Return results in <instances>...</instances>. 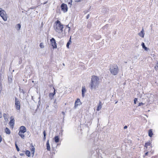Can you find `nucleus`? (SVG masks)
Here are the masks:
<instances>
[{
	"mask_svg": "<svg viewBox=\"0 0 158 158\" xmlns=\"http://www.w3.org/2000/svg\"><path fill=\"white\" fill-rule=\"evenodd\" d=\"M99 80L98 77L97 76L93 75L92 76L90 85L91 89H96L98 87Z\"/></svg>",
	"mask_w": 158,
	"mask_h": 158,
	"instance_id": "1",
	"label": "nucleus"
},
{
	"mask_svg": "<svg viewBox=\"0 0 158 158\" xmlns=\"http://www.w3.org/2000/svg\"><path fill=\"white\" fill-rule=\"evenodd\" d=\"M55 25L54 26L55 30L58 33L63 32V29L64 28L63 25L62 24L59 20H57L55 22Z\"/></svg>",
	"mask_w": 158,
	"mask_h": 158,
	"instance_id": "2",
	"label": "nucleus"
},
{
	"mask_svg": "<svg viewBox=\"0 0 158 158\" xmlns=\"http://www.w3.org/2000/svg\"><path fill=\"white\" fill-rule=\"evenodd\" d=\"M109 70L111 73L114 75H117L119 71L118 66L116 64L110 65Z\"/></svg>",
	"mask_w": 158,
	"mask_h": 158,
	"instance_id": "3",
	"label": "nucleus"
},
{
	"mask_svg": "<svg viewBox=\"0 0 158 158\" xmlns=\"http://www.w3.org/2000/svg\"><path fill=\"white\" fill-rule=\"evenodd\" d=\"M26 131V127L24 126H21L19 128L18 134L22 139H24L25 138L24 133Z\"/></svg>",
	"mask_w": 158,
	"mask_h": 158,
	"instance_id": "4",
	"label": "nucleus"
},
{
	"mask_svg": "<svg viewBox=\"0 0 158 158\" xmlns=\"http://www.w3.org/2000/svg\"><path fill=\"white\" fill-rule=\"evenodd\" d=\"M0 15L4 21H6L7 20L8 17L5 11L0 8Z\"/></svg>",
	"mask_w": 158,
	"mask_h": 158,
	"instance_id": "5",
	"label": "nucleus"
},
{
	"mask_svg": "<svg viewBox=\"0 0 158 158\" xmlns=\"http://www.w3.org/2000/svg\"><path fill=\"white\" fill-rule=\"evenodd\" d=\"M15 107L17 110H20V102L16 98H15Z\"/></svg>",
	"mask_w": 158,
	"mask_h": 158,
	"instance_id": "6",
	"label": "nucleus"
},
{
	"mask_svg": "<svg viewBox=\"0 0 158 158\" xmlns=\"http://www.w3.org/2000/svg\"><path fill=\"white\" fill-rule=\"evenodd\" d=\"M61 10L64 12L65 13L68 11V7L67 5L65 3H62L60 6Z\"/></svg>",
	"mask_w": 158,
	"mask_h": 158,
	"instance_id": "7",
	"label": "nucleus"
},
{
	"mask_svg": "<svg viewBox=\"0 0 158 158\" xmlns=\"http://www.w3.org/2000/svg\"><path fill=\"white\" fill-rule=\"evenodd\" d=\"M51 44L53 48H57V44L56 43V40L53 38H52L50 40Z\"/></svg>",
	"mask_w": 158,
	"mask_h": 158,
	"instance_id": "8",
	"label": "nucleus"
},
{
	"mask_svg": "<svg viewBox=\"0 0 158 158\" xmlns=\"http://www.w3.org/2000/svg\"><path fill=\"white\" fill-rule=\"evenodd\" d=\"M15 120L13 116H11L10 117V120L9 123V125L10 126V128L13 129L15 124Z\"/></svg>",
	"mask_w": 158,
	"mask_h": 158,
	"instance_id": "9",
	"label": "nucleus"
},
{
	"mask_svg": "<svg viewBox=\"0 0 158 158\" xmlns=\"http://www.w3.org/2000/svg\"><path fill=\"white\" fill-rule=\"evenodd\" d=\"M81 104V102H80V99L77 98V100L75 101L74 107L76 108L78 105H80Z\"/></svg>",
	"mask_w": 158,
	"mask_h": 158,
	"instance_id": "10",
	"label": "nucleus"
},
{
	"mask_svg": "<svg viewBox=\"0 0 158 158\" xmlns=\"http://www.w3.org/2000/svg\"><path fill=\"white\" fill-rule=\"evenodd\" d=\"M53 88L54 89L53 92V93H50L49 94V97L51 99L53 98V97L56 94V90L55 88L54 87H53Z\"/></svg>",
	"mask_w": 158,
	"mask_h": 158,
	"instance_id": "11",
	"label": "nucleus"
},
{
	"mask_svg": "<svg viewBox=\"0 0 158 158\" xmlns=\"http://www.w3.org/2000/svg\"><path fill=\"white\" fill-rule=\"evenodd\" d=\"M86 90L85 86L82 87L81 89L82 95L83 97L85 96V93Z\"/></svg>",
	"mask_w": 158,
	"mask_h": 158,
	"instance_id": "12",
	"label": "nucleus"
},
{
	"mask_svg": "<svg viewBox=\"0 0 158 158\" xmlns=\"http://www.w3.org/2000/svg\"><path fill=\"white\" fill-rule=\"evenodd\" d=\"M102 104L101 102V101H99V104L96 110L97 111H99L101 109L102 107Z\"/></svg>",
	"mask_w": 158,
	"mask_h": 158,
	"instance_id": "13",
	"label": "nucleus"
},
{
	"mask_svg": "<svg viewBox=\"0 0 158 158\" xmlns=\"http://www.w3.org/2000/svg\"><path fill=\"white\" fill-rule=\"evenodd\" d=\"M30 150L31 152V154L33 155V156L34 155L35 151V148L33 146H31V148L30 149Z\"/></svg>",
	"mask_w": 158,
	"mask_h": 158,
	"instance_id": "14",
	"label": "nucleus"
},
{
	"mask_svg": "<svg viewBox=\"0 0 158 158\" xmlns=\"http://www.w3.org/2000/svg\"><path fill=\"white\" fill-rule=\"evenodd\" d=\"M139 35L142 37L143 38L144 37V33H143V29L141 32L139 33Z\"/></svg>",
	"mask_w": 158,
	"mask_h": 158,
	"instance_id": "15",
	"label": "nucleus"
},
{
	"mask_svg": "<svg viewBox=\"0 0 158 158\" xmlns=\"http://www.w3.org/2000/svg\"><path fill=\"white\" fill-rule=\"evenodd\" d=\"M47 149L48 151H50V144L49 143V140H48L46 143Z\"/></svg>",
	"mask_w": 158,
	"mask_h": 158,
	"instance_id": "16",
	"label": "nucleus"
},
{
	"mask_svg": "<svg viewBox=\"0 0 158 158\" xmlns=\"http://www.w3.org/2000/svg\"><path fill=\"white\" fill-rule=\"evenodd\" d=\"M5 132L7 134H10L11 132L10 129L7 127H6L5 130Z\"/></svg>",
	"mask_w": 158,
	"mask_h": 158,
	"instance_id": "17",
	"label": "nucleus"
},
{
	"mask_svg": "<svg viewBox=\"0 0 158 158\" xmlns=\"http://www.w3.org/2000/svg\"><path fill=\"white\" fill-rule=\"evenodd\" d=\"M54 139L56 143H57L59 142V139L58 136H55L54 138Z\"/></svg>",
	"mask_w": 158,
	"mask_h": 158,
	"instance_id": "18",
	"label": "nucleus"
},
{
	"mask_svg": "<svg viewBox=\"0 0 158 158\" xmlns=\"http://www.w3.org/2000/svg\"><path fill=\"white\" fill-rule=\"evenodd\" d=\"M25 154L26 156L28 157H30L31 156V152L30 151L28 150H27L25 152Z\"/></svg>",
	"mask_w": 158,
	"mask_h": 158,
	"instance_id": "19",
	"label": "nucleus"
},
{
	"mask_svg": "<svg viewBox=\"0 0 158 158\" xmlns=\"http://www.w3.org/2000/svg\"><path fill=\"white\" fill-rule=\"evenodd\" d=\"M153 135L152 129H150L148 131V135L152 137Z\"/></svg>",
	"mask_w": 158,
	"mask_h": 158,
	"instance_id": "20",
	"label": "nucleus"
},
{
	"mask_svg": "<svg viewBox=\"0 0 158 158\" xmlns=\"http://www.w3.org/2000/svg\"><path fill=\"white\" fill-rule=\"evenodd\" d=\"M71 39V37H70L69 40V41L66 44V47L68 48H69V45L72 43Z\"/></svg>",
	"mask_w": 158,
	"mask_h": 158,
	"instance_id": "21",
	"label": "nucleus"
},
{
	"mask_svg": "<svg viewBox=\"0 0 158 158\" xmlns=\"http://www.w3.org/2000/svg\"><path fill=\"white\" fill-rule=\"evenodd\" d=\"M151 144V143L150 142L146 143L145 144L144 147L147 148L148 146L150 145Z\"/></svg>",
	"mask_w": 158,
	"mask_h": 158,
	"instance_id": "22",
	"label": "nucleus"
},
{
	"mask_svg": "<svg viewBox=\"0 0 158 158\" xmlns=\"http://www.w3.org/2000/svg\"><path fill=\"white\" fill-rule=\"evenodd\" d=\"M142 46L143 48L145 50H148L147 48L145 47L144 45V44L143 43H142Z\"/></svg>",
	"mask_w": 158,
	"mask_h": 158,
	"instance_id": "23",
	"label": "nucleus"
},
{
	"mask_svg": "<svg viewBox=\"0 0 158 158\" xmlns=\"http://www.w3.org/2000/svg\"><path fill=\"white\" fill-rule=\"evenodd\" d=\"M3 117L6 121L7 120V115L6 114L4 113L3 114Z\"/></svg>",
	"mask_w": 158,
	"mask_h": 158,
	"instance_id": "24",
	"label": "nucleus"
},
{
	"mask_svg": "<svg viewBox=\"0 0 158 158\" xmlns=\"http://www.w3.org/2000/svg\"><path fill=\"white\" fill-rule=\"evenodd\" d=\"M16 28L18 30H19L21 28V25L20 24H18L16 25Z\"/></svg>",
	"mask_w": 158,
	"mask_h": 158,
	"instance_id": "25",
	"label": "nucleus"
},
{
	"mask_svg": "<svg viewBox=\"0 0 158 158\" xmlns=\"http://www.w3.org/2000/svg\"><path fill=\"white\" fill-rule=\"evenodd\" d=\"M43 134H44V140L46 139V133L45 131H44L43 132Z\"/></svg>",
	"mask_w": 158,
	"mask_h": 158,
	"instance_id": "26",
	"label": "nucleus"
},
{
	"mask_svg": "<svg viewBox=\"0 0 158 158\" xmlns=\"http://www.w3.org/2000/svg\"><path fill=\"white\" fill-rule=\"evenodd\" d=\"M40 46L41 48H43L44 47V44L43 43H41L40 44Z\"/></svg>",
	"mask_w": 158,
	"mask_h": 158,
	"instance_id": "27",
	"label": "nucleus"
},
{
	"mask_svg": "<svg viewBox=\"0 0 158 158\" xmlns=\"http://www.w3.org/2000/svg\"><path fill=\"white\" fill-rule=\"evenodd\" d=\"M15 147H16V148L17 151L18 152L19 151V149L18 146H17V143H15Z\"/></svg>",
	"mask_w": 158,
	"mask_h": 158,
	"instance_id": "28",
	"label": "nucleus"
},
{
	"mask_svg": "<svg viewBox=\"0 0 158 158\" xmlns=\"http://www.w3.org/2000/svg\"><path fill=\"white\" fill-rule=\"evenodd\" d=\"M68 4L71 6L72 5L73 1L72 0H68Z\"/></svg>",
	"mask_w": 158,
	"mask_h": 158,
	"instance_id": "29",
	"label": "nucleus"
},
{
	"mask_svg": "<svg viewBox=\"0 0 158 158\" xmlns=\"http://www.w3.org/2000/svg\"><path fill=\"white\" fill-rule=\"evenodd\" d=\"M137 100V98H135V99H134V104H136Z\"/></svg>",
	"mask_w": 158,
	"mask_h": 158,
	"instance_id": "30",
	"label": "nucleus"
},
{
	"mask_svg": "<svg viewBox=\"0 0 158 158\" xmlns=\"http://www.w3.org/2000/svg\"><path fill=\"white\" fill-rule=\"evenodd\" d=\"M143 105V103L142 102H140L139 103L138 106H140L141 105Z\"/></svg>",
	"mask_w": 158,
	"mask_h": 158,
	"instance_id": "31",
	"label": "nucleus"
},
{
	"mask_svg": "<svg viewBox=\"0 0 158 158\" xmlns=\"http://www.w3.org/2000/svg\"><path fill=\"white\" fill-rule=\"evenodd\" d=\"M2 117V112L0 111V118H1Z\"/></svg>",
	"mask_w": 158,
	"mask_h": 158,
	"instance_id": "32",
	"label": "nucleus"
},
{
	"mask_svg": "<svg viewBox=\"0 0 158 158\" xmlns=\"http://www.w3.org/2000/svg\"><path fill=\"white\" fill-rule=\"evenodd\" d=\"M148 152H146L145 154V155L143 157H144L145 156H147L148 154Z\"/></svg>",
	"mask_w": 158,
	"mask_h": 158,
	"instance_id": "33",
	"label": "nucleus"
},
{
	"mask_svg": "<svg viewBox=\"0 0 158 158\" xmlns=\"http://www.w3.org/2000/svg\"><path fill=\"white\" fill-rule=\"evenodd\" d=\"M127 126H125L124 127V129H126L127 128Z\"/></svg>",
	"mask_w": 158,
	"mask_h": 158,
	"instance_id": "34",
	"label": "nucleus"
},
{
	"mask_svg": "<svg viewBox=\"0 0 158 158\" xmlns=\"http://www.w3.org/2000/svg\"><path fill=\"white\" fill-rule=\"evenodd\" d=\"M23 154H20V156H23Z\"/></svg>",
	"mask_w": 158,
	"mask_h": 158,
	"instance_id": "35",
	"label": "nucleus"
}]
</instances>
